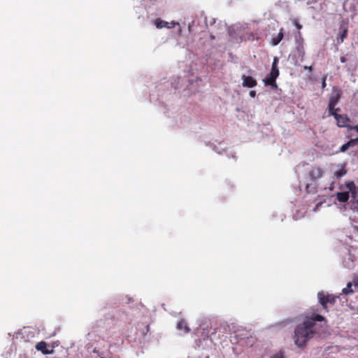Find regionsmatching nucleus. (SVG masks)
I'll use <instances>...</instances> for the list:
<instances>
[{"label":"nucleus","instance_id":"obj_1","mask_svg":"<svg viewBox=\"0 0 358 358\" xmlns=\"http://www.w3.org/2000/svg\"><path fill=\"white\" fill-rule=\"evenodd\" d=\"M322 321H325V318L319 314L313 313L310 317H306L304 321L295 328V344L299 348L306 346L307 342L318 333L316 322Z\"/></svg>","mask_w":358,"mask_h":358},{"label":"nucleus","instance_id":"obj_2","mask_svg":"<svg viewBox=\"0 0 358 358\" xmlns=\"http://www.w3.org/2000/svg\"><path fill=\"white\" fill-rule=\"evenodd\" d=\"M278 58L275 57L272 63L271 72L266 79L264 80L266 85H271L273 87H277L275 80L279 76V70L278 69Z\"/></svg>","mask_w":358,"mask_h":358},{"label":"nucleus","instance_id":"obj_3","mask_svg":"<svg viewBox=\"0 0 358 358\" xmlns=\"http://www.w3.org/2000/svg\"><path fill=\"white\" fill-rule=\"evenodd\" d=\"M317 298L319 300L320 303L322 306V308L325 311H328V304L331 306H334L336 303V300L337 299V296H335L332 294L325 293L324 292H320L317 294Z\"/></svg>","mask_w":358,"mask_h":358},{"label":"nucleus","instance_id":"obj_4","mask_svg":"<svg viewBox=\"0 0 358 358\" xmlns=\"http://www.w3.org/2000/svg\"><path fill=\"white\" fill-rule=\"evenodd\" d=\"M332 115L336 120V124L339 127H348L350 119L346 115H342L337 113H332Z\"/></svg>","mask_w":358,"mask_h":358},{"label":"nucleus","instance_id":"obj_5","mask_svg":"<svg viewBox=\"0 0 358 358\" xmlns=\"http://www.w3.org/2000/svg\"><path fill=\"white\" fill-rule=\"evenodd\" d=\"M241 78L243 80L242 85L244 87L252 88L257 85V80L252 76L243 75Z\"/></svg>","mask_w":358,"mask_h":358},{"label":"nucleus","instance_id":"obj_6","mask_svg":"<svg viewBox=\"0 0 358 358\" xmlns=\"http://www.w3.org/2000/svg\"><path fill=\"white\" fill-rule=\"evenodd\" d=\"M155 24L157 27V28H158V29H162L164 27L170 29V28L174 27L176 24H178V22H176L174 21L168 22L161 20L160 18H157L155 20Z\"/></svg>","mask_w":358,"mask_h":358},{"label":"nucleus","instance_id":"obj_7","mask_svg":"<svg viewBox=\"0 0 358 358\" xmlns=\"http://www.w3.org/2000/svg\"><path fill=\"white\" fill-rule=\"evenodd\" d=\"M308 175L312 180L316 181L323 175V171L320 167H313L308 172Z\"/></svg>","mask_w":358,"mask_h":358},{"label":"nucleus","instance_id":"obj_8","mask_svg":"<svg viewBox=\"0 0 358 358\" xmlns=\"http://www.w3.org/2000/svg\"><path fill=\"white\" fill-rule=\"evenodd\" d=\"M36 349L41 351L43 355H50L53 353V350H48L47 348V343L45 341H40L36 345Z\"/></svg>","mask_w":358,"mask_h":358},{"label":"nucleus","instance_id":"obj_9","mask_svg":"<svg viewBox=\"0 0 358 358\" xmlns=\"http://www.w3.org/2000/svg\"><path fill=\"white\" fill-rule=\"evenodd\" d=\"M358 145V137L356 138L350 139L349 141H348L346 143L343 144L340 148L339 151L341 152H345L347 151L350 148L355 147V145Z\"/></svg>","mask_w":358,"mask_h":358},{"label":"nucleus","instance_id":"obj_10","mask_svg":"<svg viewBox=\"0 0 358 358\" xmlns=\"http://www.w3.org/2000/svg\"><path fill=\"white\" fill-rule=\"evenodd\" d=\"M283 37H284L283 28H281L280 29V31L278 34V35L272 38V39L271 41V44L273 46H276L282 40Z\"/></svg>","mask_w":358,"mask_h":358},{"label":"nucleus","instance_id":"obj_11","mask_svg":"<svg viewBox=\"0 0 358 358\" xmlns=\"http://www.w3.org/2000/svg\"><path fill=\"white\" fill-rule=\"evenodd\" d=\"M177 329L180 331H183L184 333L187 334L190 331L186 321L185 320H180L177 324Z\"/></svg>","mask_w":358,"mask_h":358},{"label":"nucleus","instance_id":"obj_12","mask_svg":"<svg viewBox=\"0 0 358 358\" xmlns=\"http://www.w3.org/2000/svg\"><path fill=\"white\" fill-rule=\"evenodd\" d=\"M336 198L338 201L345 203L349 199V192H338L336 194Z\"/></svg>","mask_w":358,"mask_h":358},{"label":"nucleus","instance_id":"obj_13","mask_svg":"<svg viewBox=\"0 0 358 358\" xmlns=\"http://www.w3.org/2000/svg\"><path fill=\"white\" fill-rule=\"evenodd\" d=\"M295 43L296 46L303 45L304 40L300 31H298L297 34L295 35Z\"/></svg>","mask_w":358,"mask_h":358},{"label":"nucleus","instance_id":"obj_14","mask_svg":"<svg viewBox=\"0 0 358 358\" xmlns=\"http://www.w3.org/2000/svg\"><path fill=\"white\" fill-rule=\"evenodd\" d=\"M296 50L298 53L299 57H301V59H303L305 56V50H304V45H299L296 46Z\"/></svg>","mask_w":358,"mask_h":358},{"label":"nucleus","instance_id":"obj_15","mask_svg":"<svg viewBox=\"0 0 358 358\" xmlns=\"http://www.w3.org/2000/svg\"><path fill=\"white\" fill-rule=\"evenodd\" d=\"M335 104H336V102L334 101L333 100H331L330 102H329V113L330 115H332V113H336L334 110V107H335Z\"/></svg>","mask_w":358,"mask_h":358},{"label":"nucleus","instance_id":"obj_16","mask_svg":"<svg viewBox=\"0 0 358 358\" xmlns=\"http://www.w3.org/2000/svg\"><path fill=\"white\" fill-rule=\"evenodd\" d=\"M351 287H352V282H348L347 285V287H345L343 289V292L345 294H348L350 293L353 292V291L351 289Z\"/></svg>","mask_w":358,"mask_h":358},{"label":"nucleus","instance_id":"obj_17","mask_svg":"<svg viewBox=\"0 0 358 358\" xmlns=\"http://www.w3.org/2000/svg\"><path fill=\"white\" fill-rule=\"evenodd\" d=\"M347 187L352 192L354 189H355L356 188V186H355V184L354 183V182H350L347 184Z\"/></svg>","mask_w":358,"mask_h":358},{"label":"nucleus","instance_id":"obj_18","mask_svg":"<svg viewBox=\"0 0 358 358\" xmlns=\"http://www.w3.org/2000/svg\"><path fill=\"white\" fill-rule=\"evenodd\" d=\"M347 33H348V30L347 29H344L342 32V34H341V42L343 41L344 38H346L347 36Z\"/></svg>","mask_w":358,"mask_h":358},{"label":"nucleus","instance_id":"obj_19","mask_svg":"<svg viewBox=\"0 0 358 358\" xmlns=\"http://www.w3.org/2000/svg\"><path fill=\"white\" fill-rule=\"evenodd\" d=\"M294 24L296 27L297 29L300 30L302 28L301 24L298 22L297 20H294Z\"/></svg>","mask_w":358,"mask_h":358},{"label":"nucleus","instance_id":"obj_20","mask_svg":"<svg viewBox=\"0 0 358 358\" xmlns=\"http://www.w3.org/2000/svg\"><path fill=\"white\" fill-rule=\"evenodd\" d=\"M272 358H284V356L282 352H280V353L273 355Z\"/></svg>","mask_w":358,"mask_h":358},{"label":"nucleus","instance_id":"obj_21","mask_svg":"<svg viewBox=\"0 0 358 358\" xmlns=\"http://www.w3.org/2000/svg\"><path fill=\"white\" fill-rule=\"evenodd\" d=\"M303 69H305V70H308V71H309V72H312V71H313V66H303Z\"/></svg>","mask_w":358,"mask_h":358},{"label":"nucleus","instance_id":"obj_22","mask_svg":"<svg viewBox=\"0 0 358 358\" xmlns=\"http://www.w3.org/2000/svg\"><path fill=\"white\" fill-rule=\"evenodd\" d=\"M249 94L251 97L254 98L256 96V92L255 90H251Z\"/></svg>","mask_w":358,"mask_h":358},{"label":"nucleus","instance_id":"obj_23","mask_svg":"<svg viewBox=\"0 0 358 358\" xmlns=\"http://www.w3.org/2000/svg\"><path fill=\"white\" fill-rule=\"evenodd\" d=\"M350 129L352 130H355L358 133V124L352 126L350 127Z\"/></svg>","mask_w":358,"mask_h":358},{"label":"nucleus","instance_id":"obj_24","mask_svg":"<svg viewBox=\"0 0 358 358\" xmlns=\"http://www.w3.org/2000/svg\"><path fill=\"white\" fill-rule=\"evenodd\" d=\"M340 60H341V62L342 63H345V62H346V61H347V60H346V58H345V57H343V56L341 57Z\"/></svg>","mask_w":358,"mask_h":358},{"label":"nucleus","instance_id":"obj_25","mask_svg":"<svg viewBox=\"0 0 358 358\" xmlns=\"http://www.w3.org/2000/svg\"><path fill=\"white\" fill-rule=\"evenodd\" d=\"M354 282H355V285L356 287H358V277H357V278H355V279Z\"/></svg>","mask_w":358,"mask_h":358},{"label":"nucleus","instance_id":"obj_26","mask_svg":"<svg viewBox=\"0 0 358 358\" xmlns=\"http://www.w3.org/2000/svg\"><path fill=\"white\" fill-rule=\"evenodd\" d=\"M326 86L325 80H324L322 82V87H324Z\"/></svg>","mask_w":358,"mask_h":358},{"label":"nucleus","instance_id":"obj_27","mask_svg":"<svg viewBox=\"0 0 358 358\" xmlns=\"http://www.w3.org/2000/svg\"><path fill=\"white\" fill-rule=\"evenodd\" d=\"M308 187H309V186H308V185H306V190H308Z\"/></svg>","mask_w":358,"mask_h":358},{"label":"nucleus","instance_id":"obj_28","mask_svg":"<svg viewBox=\"0 0 358 358\" xmlns=\"http://www.w3.org/2000/svg\"><path fill=\"white\" fill-rule=\"evenodd\" d=\"M101 358H103V357H101Z\"/></svg>","mask_w":358,"mask_h":358}]
</instances>
